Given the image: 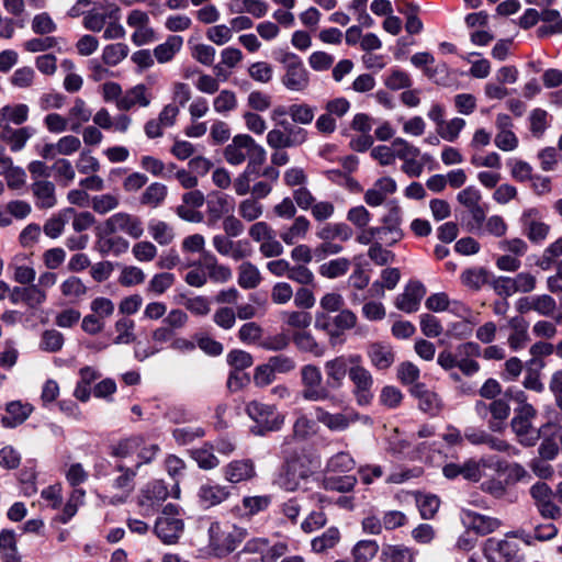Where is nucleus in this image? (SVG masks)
Returning <instances> with one entry per match:
<instances>
[{
	"mask_svg": "<svg viewBox=\"0 0 562 562\" xmlns=\"http://www.w3.org/2000/svg\"><path fill=\"white\" fill-rule=\"evenodd\" d=\"M95 249L102 256L119 257L125 254L130 248V243L117 234H105L102 232V225L97 228Z\"/></svg>",
	"mask_w": 562,
	"mask_h": 562,
	"instance_id": "aec40b11",
	"label": "nucleus"
},
{
	"mask_svg": "<svg viewBox=\"0 0 562 562\" xmlns=\"http://www.w3.org/2000/svg\"><path fill=\"white\" fill-rule=\"evenodd\" d=\"M231 488L212 480L201 484L198 490V501L204 508L217 506L231 497Z\"/></svg>",
	"mask_w": 562,
	"mask_h": 562,
	"instance_id": "a211bd4d",
	"label": "nucleus"
},
{
	"mask_svg": "<svg viewBox=\"0 0 562 562\" xmlns=\"http://www.w3.org/2000/svg\"><path fill=\"white\" fill-rule=\"evenodd\" d=\"M302 397L306 401L318 402L329 397L327 385H323L321 369L314 364L303 366L301 369Z\"/></svg>",
	"mask_w": 562,
	"mask_h": 562,
	"instance_id": "0eeeda50",
	"label": "nucleus"
},
{
	"mask_svg": "<svg viewBox=\"0 0 562 562\" xmlns=\"http://www.w3.org/2000/svg\"><path fill=\"white\" fill-rule=\"evenodd\" d=\"M488 411L492 418L488 420V428L492 431L498 432L504 428V422L510 414V407L504 400H494L488 404Z\"/></svg>",
	"mask_w": 562,
	"mask_h": 562,
	"instance_id": "c03bdc74",
	"label": "nucleus"
},
{
	"mask_svg": "<svg viewBox=\"0 0 562 562\" xmlns=\"http://www.w3.org/2000/svg\"><path fill=\"white\" fill-rule=\"evenodd\" d=\"M279 61L284 68L283 86L290 91H305L310 86V74L302 59L294 53H284Z\"/></svg>",
	"mask_w": 562,
	"mask_h": 562,
	"instance_id": "20e7f679",
	"label": "nucleus"
},
{
	"mask_svg": "<svg viewBox=\"0 0 562 562\" xmlns=\"http://www.w3.org/2000/svg\"><path fill=\"white\" fill-rule=\"evenodd\" d=\"M153 99L151 91L145 85L139 83L123 93L122 99L117 102V110L126 112L136 106L147 108L150 105Z\"/></svg>",
	"mask_w": 562,
	"mask_h": 562,
	"instance_id": "412c9836",
	"label": "nucleus"
},
{
	"mask_svg": "<svg viewBox=\"0 0 562 562\" xmlns=\"http://www.w3.org/2000/svg\"><path fill=\"white\" fill-rule=\"evenodd\" d=\"M314 414L316 420L331 431H345L360 418V415L352 408H346L338 413H329L318 406L315 407Z\"/></svg>",
	"mask_w": 562,
	"mask_h": 562,
	"instance_id": "4468645a",
	"label": "nucleus"
},
{
	"mask_svg": "<svg viewBox=\"0 0 562 562\" xmlns=\"http://www.w3.org/2000/svg\"><path fill=\"white\" fill-rule=\"evenodd\" d=\"M238 285L245 290L257 288L261 282V274L257 266L250 261H244L238 267Z\"/></svg>",
	"mask_w": 562,
	"mask_h": 562,
	"instance_id": "79ce46f5",
	"label": "nucleus"
},
{
	"mask_svg": "<svg viewBox=\"0 0 562 562\" xmlns=\"http://www.w3.org/2000/svg\"><path fill=\"white\" fill-rule=\"evenodd\" d=\"M510 425L519 442L526 447L533 446L540 437L539 430L531 425V422L513 418Z\"/></svg>",
	"mask_w": 562,
	"mask_h": 562,
	"instance_id": "58836bf2",
	"label": "nucleus"
},
{
	"mask_svg": "<svg viewBox=\"0 0 562 562\" xmlns=\"http://www.w3.org/2000/svg\"><path fill=\"white\" fill-rule=\"evenodd\" d=\"M541 21L546 23L538 30V36L544 37L553 34H562V16L555 9H544L541 11Z\"/></svg>",
	"mask_w": 562,
	"mask_h": 562,
	"instance_id": "ea45409f",
	"label": "nucleus"
},
{
	"mask_svg": "<svg viewBox=\"0 0 562 562\" xmlns=\"http://www.w3.org/2000/svg\"><path fill=\"white\" fill-rule=\"evenodd\" d=\"M33 407L27 403L13 401L7 404L5 415L1 418V424L5 428H14L24 423L31 415Z\"/></svg>",
	"mask_w": 562,
	"mask_h": 562,
	"instance_id": "2f4dec72",
	"label": "nucleus"
},
{
	"mask_svg": "<svg viewBox=\"0 0 562 562\" xmlns=\"http://www.w3.org/2000/svg\"><path fill=\"white\" fill-rule=\"evenodd\" d=\"M206 212L209 222L216 223L225 213L228 212L227 195L220 192L211 193L206 202Z\"/></svg>",
	"mask_w": 562,
	"mask_h": 562,
	"instance_id": "de8ad7c7",
	"label": "nucleus"
},
{
	"mask_svg": "<svg viewBox=\"0 0 562 562\" xmlns=\"http://www.w3.org/2000/svg\"><path fill=\"white\" fill-rule=\"evenodd\" d=\"M102 232L105 234L124 233L134 239H138L144 234V224L137 215L117 212L103 222Z\"/></svg>",
	"mask_w": 562,
	"mask_h": 562,
	"instance_id": "423d86ee",
	"label": "nucleus"
},
{
	"mask_svg": "<svg viewBox=\"0 0 562 562\" xmlns=\"http://www.w3.org/2000/svg\"><path fill=\"white\" fill-rule=\"evenodd\" d=\"M29 106L26 104L5 105L0 109V127H11L10 124L21 125L27 121Z\"/></svg>",
	"mask_w": 562,
	"mask_h": 562,
	"instance_id": "e433bc0d",
	"label": "nucleus"
},
{
	"mask_svg": "<svg viewBox=\"0 0 562 562\" xmlns=\"http://www.w3.org/2000/svg\"><path fill=\"white\" fill-rule=\"evenodd\" d=\"M33 135V128L25 126L20 128L0 127V139L16 153L24 148L27 140Z\"/></svg>",
	"mask_w": 562,
	"mask_h": 562,
	"instance_id": "473e14b6",
	"label": "nucleus"
},
{
	"mask_svg": "<svg viewBox=\"0 0 562 562\" xmlns=\"http://www.w3.org/2000/svg\"><path fill=\"white\" fill-rule=\"evenodd\" d=\"M128 52L125 43L109 44L102 50V60L108 66H116L126 58Z\"/></svg>",
	"mask_w": 562,
	"mask_h": 562,
	"instance_id": "e2e57ef3",
	"label": "nucleus"
},
{
	"mask_svg": "<svg viewBox=\"0 0 562 562\" xmlns=\"http://www.w3.org/2000/svg\"><path fill=\"white\" fill-rule=\"evenodd\" d=\"M356 461L348 452H338L329 458L326 464L327 473L341 474L355 469Z\"/></svg>",
	"mask_w": 562,
	"mask_h": 562,
	"instance_id": "6e6d98bb",
	"label": "nucleus"
},
{
	"mask_svg": "<svg viewBox=\"0 0 562 562\" xmlns=\"http://www.w3.org/2000/svg\"><path fill=\"white\" fill-rule=\"evenodd\" d=\"M183 521L178 517L160 516L155 524V533L165 543H175L183 531Z\"/></svg>",
	"mask_w": 562,
	"mask_h": 562,
	"instance_id": "a878e982",
	"label": "nucleus"
},
{
	"mask_svg": "<svg viewBox=\"0 0 562 562\" xmlns=\"http://www.w3.org/2000/svg\"><path fill=\"white\" fill-rule=\"evenodd\" d=\"M426 290L419 282H409L405 291L396 297L395 305L398 310L413 313L418 310Z\"/></svg>",
	"mask_w": 562,
	"mask_h": 562,
	"instance_id": "bb28decb",
	"label": "nucleus"
},
{
	"mask_svg": "<svg viewBox=\"0 0 562 562\" xmlns=\"http://www.w3.org/2000/svg\"><path fill=\"white\" fill-rule=\"evenodd\" d=\"M357 482L355 475H326L323 480V487L330 492L348 493L353 490Z\"/></svg>",
	"mask_w": 562,
	"mask_h": 562,
	"instance_id": "09e8293b",
	"label": "nucleus"
},
{
	"mask_svg": "<svg viewBox=\"0 0 562 562\" xmlns=\"http://www.w3.org/2000/svg\"><path fill=\"white\" fill-rule=\"evenodd\" d=\"M88 286L77 276H69L59 284V292L71 304L83 301L88 294Z\"/></svg>",
	"mask_w": 562,
	"mask_h": 562,
	"instance_id": "c756f323",
	"label": "nucleus"
},
{
	"mask_svg": "<svg viewBox=\"0 0 562 562\" xmlns=\"http://www.w3.org/2000/svg\"><path fill=\"white\" fill-rule=\"evenodd\" d=\"M247 415L261 428L260 432L274 431L281 428L284 416L273 405L251 401L246 405Z\"/></svg>",
	"mask_w": 562,
	"mask_h": 562,
	"instance_id": "6e6552de",
	"label": "nucleus"
},
{
	"mask_svg": "<svg viewBox=\"0 0 562 562\" xmlns=\"http://www.w3.org/2000/svg\"><path fill=\"white\" fill-rule=\"evenodd\" d=\"M222 473L231 484L246 483L257 476L255 462L249 458L232 460L223 467Z\"/></svg>",
	"mask_w": 562,
	"mask_h": 562,
	"instance_id": "dca6fc26",
	"label": "nucleus"
},
{
	"mask_svg": "<svg viewBox=\"0 0 562 562\" xmlns=\"http://www.w3.org/2000/svg\"><path fill=\"white\" fill-rule=\"evenodd\" d=\"M263 205L254 198H248L239 202L238 214L247 222H254L261 217Z\"/></svg>",
	"mask_w": 562,
	"mask_h": 562,
	"instance_id": "774afa93",
	"label": "nucleus"
},
{
	"mask_svg": "<svg viewBox=\"0 0 562 562\" xmlns=\"http://www.w3.org/2000/svg\"><path fill=\"white\" fill-rule=\"evenodd\" d=\"M135 322L128 317H121L114 324V330L116 333L113 342L115 345H128L136 339L134 333Z\"/></svg>",
	"mask_w": 562,
	"mask_h": 562,
	"instance_id": "5fc2aeb1",
	"label": "nucleus"
},
{
	"mask_svg": "<svg viewBox=\"0 0 562 562\" xmlns=\"http://www.w3.org/2000/svg\"><path fill=\"white\" fill-rule=\"evenodd\" d=\"M350 266L351 263L348 258L340 257L322 263L318 268V273L327 279H336L345 276Z\"/></svg>",
	"mask_w": 562,
	"mask_h": 562,
	"instance_id": "3c124183",
	"label": "nucleus"
},
{
	"mask_svg": "<svg viewBox=\"0 0 562 562\" xmlns=\"http://www.w3.org/2000/svg\"><path fill=\"white\" fill-rule=\"evenodd\" d=\"M457 350L458 355L460 356L457 368H459L460 371L468 376L479 372L480 363L471 359V357L481 356L480 345L474 341H468L459 345Z\"/></svg>",
	"mask_w": 562,
	"mask_h": 562,
	"instance_id": "393cba45",
	"label": "nucleus"
},
{
	"mask_svg": "<svg viewBox=\"0 0 562 562\" xmlns=\"http://www.w3.org/2000/svg\"><path fill=\"white\" fill-rule=\"evenodd\" d=\"M167 187L159 182L149 184L140 196V203L150 207L159 206L167 196Z\"/></svg>",
	"mask_w": 562,
	"mask_h": 562,
	"instance_id": "4d7b16f0",
	"label": "nucleus"
},
{
	"mask_svg": "<svg viewBox=\"0 0 562 562\" xmlns=\"http://www.w3.org/2000/svg\"><path fill=\"white\" fill-rule=\"evenodd\" d=\"M148 232L153 239L161 246H167L175 239L173 228L160 220H151L148 223Z\"/></svg>",
	"mask_w": 562,
	"mask_h": 562,
	"instance_id": "603ef678",
	"label": "nucleus"
},
{
	"mask_svg": "<svg viewBox=\"0 0 562 562\" xmlns=\"http://www.w3.org/2000/svg\"><path fill=\"white\" fill-rule=\"evenodd\" d=\"M356 324L357 316L350 310H341L337 315L326 318L323 323L319 317L316 321V325L327 331L331 345L342 342L341 336L344 331L353 328Z\"/></svg>",
	"mask_w": 562,
	"mask_h": 562,
	"instance_id": "ddd939ff",
	"label": "nucleus"
},
{
	"mask_svg": "<svg viewBox=\"0 0 562 562\" xmlns=\"http://www.w3.org/2000/svg\"><path fill=\"white\" fill-rule=\"evenodd\" d=\"M355 362H362L360 355L338 356L324 364L327 387L337 390L344 384L345 378L349 375V368Z\"/></svg>",
	"mask_w": 562,
	"mask_h": 562,
	"instance_id": "f8f14e48",
	"label": "nucleus"
},
{
	"mask_svg": "<svg viewBox=\"0 0 562 562\" xmlns=\"http://www.w3.org/2000/svg\"><path fill=\"white\" fill-rule=\"evenodd\" d=\"M116 13H120L117 7H111L104 12L98 10L89 11L83 18V26L92 32H100L106 24L108 20L115 19Z\"/></svg>",
	"mask_w": 562,
	"mask_h": 562,
	"instance_id": "a19ab883",
	"label": "nucleus"
},
{
	"mask_svg": "<svg viewBox=\"0 0 562 562\" xmlns=\"http://www.w3.org/2000/svg\"><path fill=\"white\" fill-rule=\"evenodd\" d=\"M283 131L273 128L267 134V144L274 149L296 147L304 144L307 139V131L303 127L294 126L288 122H281Z\"/></svg>",
	"mask_w": 562,
	"mask_h": 562,
	"instance_id": "9d476101",
	"label": "nucleus"
},
{
	"mask_svg": "<svg viewBox=\"0 0 562 562\" xmlns=\"http://www.w3.org/2000/svg\"><path fill=\"white\" fill-rule=\"evenodd\" d=\"M91 115L92 112L86 101L81 98H76L72 106L68 111L67 120L69 123V130L72 132L79 131L82 124L90 121Z\"/></svg>",
	"mask_w": 562,
	"mask_h": 562,
	"instance_id": "c9c22d12",
	"label": "nucleus"
},
{
	"mask_svg": "<svg viewBox=\"0 0 562 562\" xmlns=\"http://www.w3.org/2000/svg\"><path fill=\"white\" fill-rule=\"evenodd\" d=\"M262 336L263 328L255 322L245 323L237 333L238 339L247 345L258 344L260 346Z\"/></svg>",
	"mask_w": 562,
	"mask_h": 562,
	"instance_id": "69168bd1",
	"label": "nucleus"
},
{
	"mask_svg": "<svg viewBox=\"0 0 562 562\" xmlns=\"http://www.w3.org/2000/svg\"><path fill=\"white\" fill-rule=\"evenodd\" d=\"M460 520L468 531H473L477 536L492 533L502 526V521L498 518L470 509H462L460 512Z\"/></svg>",
	"mask_w": 562,
	"mask_h": 562,
	"instance_id": "2eb2a0df",
	"label": "nucleus"
},
{
	"mask_svg": "<svg viewBox=\"0 0 562 562\" xmlns=\"http://www.w3.org/2000/svg\"><path fill=\"white\" fill-rule=\"evenodd\" d=\"M401 209L398 206H393L390 209L386 216L383 218V224L381 228H383V233L392 234V243H396L403 237V233L401 229Z\"/></svg>",
	"mask_w": 562,
	"mask_h": 562,
	"instance_id": "13d9d810",
	"label": "nucleus"
},
{
	"mask_svg": "<svg viewBox=\"0 0 562 562\" xmlns=\"http://www.w3.org/2000/svg\"><path fill=\"white\" fill-rule=\"evenodd\" d=\"M340 541V531L337 527L326 529L321 536L311 541L312 550L316 553H323L333 549Z\"/></svg>",
	"mask_w": 562,
	"mask_h": 562,
	"instance_id": "864d4df0",
	"label": "nucleus"
},
{
	"mask_svg": "<svg viewBox=\"0 0 562 562\" xmlns=\"http://www.w3.org/2000/svg\"><path fill=\"white\" fill-rule=\"evenodd\" d=\"M263 149L256 140L247 134H238L233 137L232 143L224 148V158L232 166H239L255 154Z\"/></svg>",
	"mask_w": 562,
	"mask_h": 562,
	"instance_id": "1a4fd4ad",
	"label": "nucleus"
},
{
	"mask_svg": "<svg viewBox=\"0 0 562 562\" xmlns=\"http://www.w3.org/2000/svg\"><path fill=\"white\" fill-rule=\"evenodd\" d=\"M352 229L346 223H326L316 232V236L322 241H348L352 237Z\"/></svg>",
	"mask_w": 562,
	"mask_h": 562,
	"instance_id": "f704fd0d",
	"label": "nucleus"
},
{
	"mask_svg": "<svg viewBox=\"0 0 562 562\" xmlns=\"http://www.w3.org/2000/svg\"><path fill=\"white\" fill-rule=\"evenodd\" d=\"M380 550L375 540H359L351 549L352 562H371Z\"/></svg>",
	"mask_w": 562,
	"mask_h": 562,
	"instance_id": "49530a36",
	"label": "nucleus"
},
{
	"mask_svg": "<svg viewBox=\"0 0 562 562\" xmlns=\"http://www.w3.org/2000/svg\"><path fill=\"white\" fill-rule=\"evenodd\" d=\"M233 237L225 234L214 235L212 244L214 249L222 256L229 257L235 261L245 259L251 255V249L246 240H233Z\"/></svg>",
	"mask_w": 562,
	"mask_h": 562,
	"instance_id": "f3484780",
	"label": "nucleus"
},
{
	"mask_svg": "<svg viewBox=\"0 0 562 562\" xmlns=\"http://www.w3.org/2000/svg\"><path fill=\"white\" fill-rule=\"evenodd\" d=\"M190 457L198 463L202 470H213L220 465L218 458L214 454V446L210 442H204L201 447L192 449Z\"/></svg>",
	"mask_w": 562,
	"mask_h": 562,
	"instance_id": "4c0bfd02",
	"label": "nucleus"
},
{
	"mask_svg": "<svg viewBox=\"0 0 562 562\" xmlns=\"http://www.w3.org/2000/svg\"><path fill=\"white\" fill-rule=\"evenodd\" d=\"M293 341L301 351L310 352L315 357H322L325 352L324 346L319 345L307 331H299L294 334Z\"/></svg>",
	"mask_w": 562,
	"mask_h": 562,
	"instance_id": "bf43d9fd",
	"label": "nucleus"
},
{
	"mask_svg": "<svg viewBox=\"0 0 562 562\" xmlns=\"http://www.w3.org/2000/svg\"><path fill=\"white\" fill-rule=\"evenodd\" d=\"M508 327L510 334L507 342L510 349L514 351L524 349L530 340L528 334L529 323L520 316H515L508 321Z\"/></svg>",
	"mask_w": 562,
	"mask_h": 562,
	"instance_id": "c85d7f7f",
	"label": "nucleus"
},
{
	"mask_svg": "<svg viewBox=\"0 0 562 562\" xmlns=\"http://www.w3.org/2000/svg\"><path fill=\"white\" fill-rule=\"evenodd\" d=\"M411 394L417 398L418 407L423 412L435 416L442 407V402L439 395L429 390L424 383H416L411 387Z\"/></svg>",
	"mask_w": 562,
	"mask_h": 562,
	"instance_id": "5701e85b",
	"label": "nucleus"
},
{
	"mask_svg": "<svg viewBox=\"0 0 562 562\" xmlns=\"http://www.w3.org/2000/svg\"><path fill=\"white\" fill-rule=\"evenodd\" d=\"M285 462L274 483L286 492H295L300 488L302 482H305L314 472L312 461L306 454L288 456V450H283Z\"/></svg>",
	"mask_w": 562,
	"mask_h": 562,
	"instance_id": "f257e3e1",
	"label": "nucleus"
},
{
	"mask_svg": "<svg viewBox=\"0 0 562 562\" xmlns=\"http://www.w3.org/2000/svg\"><path fill=\"white\" fill-rule=\"evenodd\" d=\"M34 204L38 210L53 209L57 204L56 187L49 180H36L31 184Z\"/></svg>",
	"mask_w": 562,
	"mask_h": 562,
	"instance_id": "b1692460",
	"label": "nucleus"
},
{
	"mask_svg": "<svg viewBox=\"0 0 562 562\" xmlns=\"http://www.w3.org/2000/svg\"><path fill=\"white\" fill-rule=\"evenodd\" d=\"M204 268L207 271V278L216 283H225L232 279V270L229 267L218 263L213 255L205 258Z\"/></svg>",
	"mask_w": 562,
	"mask_h": 562,
	"instance_id": "8fccbe9b",
	"label": "nucleus"
},
{
	"mask_svg": "<svg viewBox=\"0 0 562 562\" xmlns=\"http://www.w3.org/2000/svg\"><path fill=\"white\" fill-rule=\"evenodd\" d=\"M120 205L119 196L105 193L100 195H94L91 198L90 206L92 210L101 215H104L113 210H115Z\"/></svg>",
	"mask_w": 562,
	"mask_h": 562,
	"instance_id": "338daca9",
	"label": "nucleus"
},
{
	"mask_svg": "<svg viewBox=\"0 0 562 562\" xmlns=\"http://www.w3.org/2000/svg\"><path fill=\"white\" fill-rule=\"evenodd\" d=\"M521 224L525 235L536 244L542 243L550 232V226L539 220L537 209L526 210L521 215Z\"/></svg>",
	"mask_w": 562,
	"mask_h": 562,
	"instance_id": "4be33fe9",
	"label": "nucleus"
},
{
	"mask_svg": "<svg viewBox=\"0 0 562 562\" xmlns=\"http://www.w3.org/2000/svg\"><path fill=\"white\" fill-rule=\"evenodd\" d=\"M465 126V121L461 117H453L445 121L436 132L438 136L447 142L453 143L459 138L460 133Z\"/></svg>",
	"mask_w": 562,
	"mask_h": 562,
	"instance_id": "680f3d73",
	"label": "nucleus"
},
{
	"mask_svg": "<svg viewBox=\"0 0 562 562\" xmlns=\"http://www.w3.org/2000/svg\"><path fill=\"white\" fill-rule=\"evenodd\" d=\"M349 379L352 382V393L359 405H368L373 398L372 387L374 384L371 372L362 366V362H355L349 368Z\"/></svg>",
	"mask_w": 562,
	"mask_h": 562,
	"instance_id": "9b49d317",
	"label": "nucleus"
},
{
	"mask_svg": "<svg viewBox=\"0 0 562 562\" xmlns=\"http://www.w3.org/2000/svg\"><path fill=\"white\" fill-rule=\"evenodd\" d=\"M460 280L467 288L477 291L487 282L488 272L484 268H470L461 273Z\"/></svg>",
	"mask_w": 562,
	"mask_h": 562,
	"instance_id": "052dcab7",
	"label": "nucleus"
},
{
	"mask_svg": "<svg viewBox=\"0 0 562 562\" xmlns=\"http://www.w3.org/2000/svg\"><path fill=\"white\" fill-rule=\"evenodd\" d=\"M117 471H120V475L112 482V487L116 490V493L112 495L109 501L112 505L124 503L135 487L136 469L117 465Z\"/></svg>",
	"mask_w": 562,
	"mask_h": 562,
	"instance_id": "6ab92c4d",
	"label": "nucleus"
},
{
	"mask_svg": "<svg viewBox=\"0 0 562 562\" xmlns=\"http://www.w3.org/2000/svg\"><path fill=\"white\" fill-rule=\"evenodd\" d=\"M238 101L236 93L224 89L213 100V108L216 113L225 114L237 109Z\"/></svg>",
	"mask_w": 562,
	"mask_h": 562,
	"instance_id": "0e129e2a",
	"label": "nucleus"
},
{
	"mask_svg": "<svg viewBox=\"0 0 562 562\" xmlns=\"http://www.w3.org/2000/svg\"><path fill=\"white\" fill-rule=\"evenodd\" d=\"M520 537L519 531L505 535L504 538H488L483 544V555L487 562H514L519 552V544L513 538Z\"/></svg>",
	"mask_w": 562,
	"mask_h": 562,
	"instance_id": "7ed1b4c3",
	"label": "nucleus"
},
{
	"mask_svg": "<svg viewBox=\"0 0 562 562\" xmlns=\"http://www.w3.org/2000/svg\"><path fill=\"white\" fill-rule=\"evenodd\" d=\"M311 229V222L304 215L294 217L291 225L283 226L280 229L279 237L285 245L293 246L297 241L306 238Z\"/></svg>",
	"mask_w": 562,
	"mask_h": 562,
	"instance_id": "cd10ccee",
	"label": "nucleus"
},
{
	"mask_svg": "<svg viewBox=\"0 0 562 562\" xmlns=\"http://www.w3.org/2000/svg\"><path fill=\"white\" fill-rule=\"evenodd\" d=\"M418 551L403 543L383 544L380 554L381 562H416Z\"/></svg>",
	"mask_w": 562,
	"mask_h": 562,
	"instance_id": "7c9ffc66",
	"label": "nucleus"
},
{
	"mask_svg": "<svg viewBox=\"0 0 562 562\" xmlns=\"http://www.w3.org/2000/svg\"><path fill=\"white\" fill-rule=\"evenodd\" d=\"M183 40L179 35H170L167 40L155 47L154 56L157 61L165 64L170 61L175 55L181 49Z\"/></svg>",
	"mask_w": 562,
	"mask_h": 562,
	"instance_id": "37998d69",
	"label": "nucleus"
},
{
	"mask_svg": "<svg viewBox=\"0 0 562 562\" xmlns=\"http://www.w3.org/2000/svg\"><path fill=\"white\" fill-rule=\"evenodd\" d=\"M247 537V530L232 524L214 521L209 528V546L216 557L233 552Z\"/></svg>",
	"mask_w": 562,
	"mask_h": 562,
	"instance_id": "f03ea898",
	"label": "nucleus"
},
{
	"mask_svg": "<svg viewBox=\"0 0 562 562\" xmlns=\"http://www.w3.org/2000/svg\"><path fill=\"white\" fill-rule=\"evenodd\" d=\"M367 353L371 361V364L378 370H386L395 361V353L392 347L385 344H371L368 348Z\"/></svg>",
	"mask_w": 562,
	"mask_h": 562,
	"instance_id": "72a5a7b5",
	"label": "nucleus"
},
{
	"mask_svg": "<svg viewBox=\"0 0 562 562\" xmlns=\"http://www.w3.org/2000/svg\"><path fill=\"white\" fill-rule=\"evenodd\" d=\"M144 443L142 436H132L120 440L117 443L111 447V454L116 458L127 459L137 458V451Z\"/></svg>",
	"mask_w": 562,
	"mask_h": 562,
	"instance_id": "a18cd8bd",
	"label": "nucleus"
},
{
	"mask_svg": "<svg viewBox=\"0 0 562 562\" xmlns=\"http://www.w3.org/2000/svg\"><path fill=\"white\" fill-rule=\"evenodd\" d=\"M168 496L169 491L164 481L155 480L149 482L140 490L137 497L139 513L144 517L154 516Z\"/></svg>",
	"mask_w": 562,
	"mask_h": 562,
	"instance_id": "39448f33",
	"label": "nucleus"
}]
</instances>
